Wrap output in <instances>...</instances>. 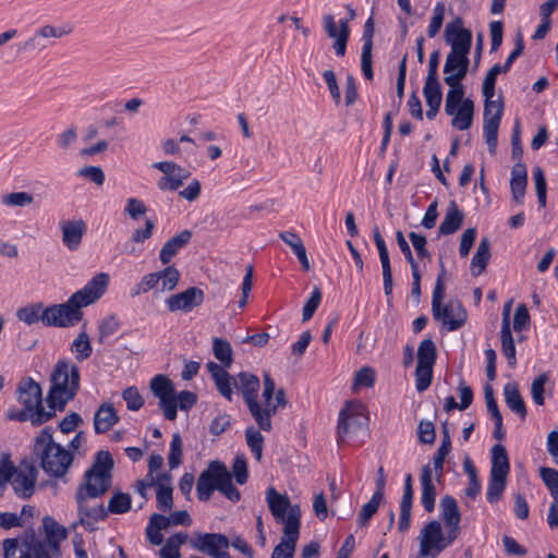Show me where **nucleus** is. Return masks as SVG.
<instances>
[{
    "instance_id": "obj_1",
    "label": "nucleus",
    "mask_w": 558,
    "mask_h": 558,
    "mask_svg": "<svg viewBox=\"0 0 558 558\" xmlns=\"http://www.w3.org/2000/svg\"><path fill=\"white\" fill-rule=\"evenodd\" d=\"M80 379L76 364L65 360L58 361L51 374V386L47 397L49 410L25 408L10 412L8 417L19 422L29 421L33 425L46 423L54 415L56 410L62 411L65 404L74 399L80 389Z\"/></svg>"
},
{
    "instance_id": "obj_2",
    "label": "nucleus",
    "mask_w": 558,
    "mask_h": 558,
    "mask_svg": "<svg viewBox=\"0 0 558 558\" xmlns=\"http://www.w3.org/2000/svg\"><path fill=\"white\" fill-rule=\"evenodd\" d=\"M108 284L109 275L99 272L81 290L73 293L65 303L46 306V326H74L83 318L82 308L98 301L106 292Z\"/></svg>"
},
{
    "instance_id": "obj_3",
    "label": "nucleus",
    "mask_w": 558,
    "mask_h": 558,
    "mask_svg": "<svg viewBox=\"0 0 558 558\" xmlns=\"http://www.w3.org/2000/svg\"><path fill=\"white\" fill-rule=\"evenodd\" d=\"M216 489L231 501L236 502L241 498L239 489L232 484L231 473L219 460L209 462L196 484L197 497L202 501H207Z\"/></svg>"
},
{
    "instance_id": "obj_4",
    "label": "nucleus",
    "mask_w": 558,
    "mask_h": 558,
    "mask_svg": "<svg viewBox=\"0 0 558 558\" xmlns=\"http://www.w3.org/2000/svg\"><path fill=\"white\" fill-rule=\"evenodd\" d=\"M150 390L159 400V408L166 420L174 421L178 408L189 411L197 401L194 392L183 390L175 393L173 383L163 375H156L150 380Z\"/></svg>"
},
{
    "instance_id": "obj_5",
    "label": "nucleus",
    "mask_w": 558,
    "mask_h": 558,
    "mask_svg": "<svg viewBox=\"0 0 558 558\" xmlns=\"http://www.w3.org/2000/svg\"><path fill=\"white\" fill-rule=\"evenodd\" d=\"M34 451L39 456L44 471L54 477L63 476L73 461L72 453L54 442L48 430L37 437Z\"/></svg>"
},
{
    "instance_id": "obj_6",
    "label": "nucleus",
    "mask_w": 558,
    "mask_h": 558,
    "mask_svg": "<svg viewBox=\"0 0 558 558\" xmlns=\"http://www.w3.org/2000/svg\"><path fill=\"white\" fill-rule=\"evenodd\" d=\"M234 386L241 391L247 408L258 427L265 432L271 430V416L276 414V408L270 407L268 409H262V405L258 403V377L253 374L242 372L238 375L236 379H234Z\"/></svg>"
},
{
    "instance_id": "obj_7",
    "label": "nucleus",
    "mask_w": 558,
    "mask_h": 558,
    "mask_svg": "<svg viewBox=\"0 0 558 558\" xmlns=\"http://www.w3.org/2000/svg\"><path fill=\"white\" fill-rule=\"evenodd\" d=\"M113 460L108 451H99L96 462L86 471L84 483L80 485L77 492L88 495L89 498L102 496L111 486V471Z\"/></svg>"
},
{
    "instance_id": "obj_8",
    "label": "nucleus",
    "mask_w": 558,
    "mask_h": 558,
    "mask_svg": "<svg viewBox=\"0 0 558 558\" xmlns=\"http://www.w3.org/2000/svg\"><path fill=\"white\" fill-rule=\"evenodd\" d=\"M457 537L456 531H449L448 535H445L440 522L430 521L422 529L418 536L420 556L436 558Z\"/></svg>"
},
{
    "instance_id": "obj_9",
    "label": "nucleus",
    "mask_w": 558,
    "mask_h": 558,
    "mask_svg": "<svg viewBox=\"0 0 558 558\" xmlns=\"http://www.w3.org/2000/svg\"><path fill=\"white\" fill-rule=\"evenodd\" d=\"M72 32L73 26L70 23H63L59 26L44 24L24 41L22 49L40 53L54 45L53 39H61Z\"/></svg>"
},
{
    "instance_id": "obj_10",
    "label": "nucleus",
    "mask_w": 558,
    "mask_h": 558,
    "mask_svg": "<svg viewBox=\"0 0 558 558\" xmlns=\"http://www.w3.org/2000/svg\"><path fill=\"white\" fill-rule=\"evenodd\" d=\"M266 501L274 519L283 523L287 527L292 514L296 519V533H300L301 509L299 505H291L287 495L279 494L274 487H269L266 492Z\"/></svg>"
},
{
    "instance_id": "obj_11",
    "label": "nucleus",
    "mask_w": 558,
    "mask_h": 558,
    "mask_svg": "<svg viewBox=\"0 0 558 558\" xmlns=\"http://www.w3.org/2000/svg\"><path fill=\"white\" fill-rule=\"evenodd\" d=\"M445 41L454 52L470 53L472 46V33L463 27V20L457 16L445 28Z\"/></svg>"
},
{
    "instance_id": "obj_12",
    "label": "nucleus",
    "mask_w": 558,
    "mask_h": 558,
    "mask_svg": "<svg viewBox=\"0 0 558 558\" xmlns=\"http://www.w3.org/2000/svg\"><path fill=\"white\" fill-rule=\"evenodd\" d=\"M363 409L360 403H348L339 413L337 434L339 441L363 426Z\"/></svg>"
},
{
    "instance_id": "obj_13",
    "label": "nucleus",
    "mask_w": 558,
    "mask_h": 558,
    "mask_svg": "<svg viewBox=\"0 0 558 558\" xmlns=\"http://www.w3.org/2000/svg\"><path fill=\"white\" fill-rule=\"evenodd\" d=\"M205 294L202 289L190 287L186 290L171 294L166 300V305L169 312H192L194 308L201 306L204 302Z\"/></svg>"
},
{
    "instance_id": "obj_14",
    "label": "nucleus",
    "mask_w": 558,
    "mask_h": 558,
    "mask_svg": "<svg viewBox=\"0 0 558 558\" xmlns=\"http://www.w3.org/2000/svg\"><path fill=\"white\" fill-rule=\"evenodd\" d=\"M191 546L210 557L218 558L230 546L227 536L220 533H197L190 539Z\"/></svg>"
},
{
    "instance_id": "obj_15",
    "label": "nucleus",
    "mask_w": 558,
    "mask_h": 558,
    "mask_svg": "<svg viewBox=\"0 0 558 558\" xmlns=\"http://www.w3.org/2000/svg\"><path fill=\"white\" fill-rule=\"evenodd\" d=\"M323 28L329 38L333 39V49L338 57H343L347 50V44L350 36L348 20H341L337 27L335 17L331 14L323 16Z\"/></svg>"
},
{
    "instance_id": "obj_16",
    "label": "nucleus",
    "mask_w": 558,
    "mask_h": 558,
    "mask_svg": "<svg viewBox=\"0 0 558 558\" xmlns=\"http://www.w3.org/2000/svg\"><path fill=\"white\" fill-rule=\"evenodd\" d=\"M37 481V471L34 466L14 468L11 465L10 484L16 495L22 498H28L34 494Z\"/></svg>"
},
{
    "instance_id": "obj_17",
    "label": "nucleus",
    "mask_w": 558,
    "mask_h": 558,
    "mask_svg": "<svg viewBox=\"0 0 558 558\" xmlns=\"http://www.w3.org/2000/svg\"><path fill=\"white\" fill-rule=\"evenodd\" d=\"M433 316L441 322L448 331L458 330L466 320V312L458 301H449L446 305H440L438 313H433Z\"/></svg>"
},
{
    "instance_id": "obj_18",
    "label": "nucleus",
    "mask_w": 558,
    "mask_h": 558,
    "mask_svg": "<svg viewBox=\"0 0 558 558\" xmlns=\"http://www.w3.org/2000/svg\"><path fill=\"white\" fill-rule=\"evenodd\" d=\"M469 65V53L450 51L444 64V82L452 85L461 82L468 73Z\"/></svg>"
},
{
    "instance_id": "obj_19",
    "label": "nucleus",
    "mask_w": 558,
    "mask_h": 558,
    "mask_svg": "<svg viewBox=\"0 0 558 558\" xmlns=\"http://www.w3.org/2000/svg\"><path fill=\"white\" fill-rule=\"evenodd\" d=\"M62 233V243L69 251H76L86 233V222L78 219L63 220L59 225Z\"/></svg>"
},
{
    "instance_id": "obj_20",
    "label": "nucleus",
    "mask_w": 558,
    "mask_h": 558,
    "mask_svg": "<svg viewBox=\"0 0 558 558\" xmlns=\"http://www.w3.org/2000/svg\"><path fill=\"white\" fill-rule=\"evenodd\" d=\"M88 498V495H83L82 492H76L75 499L80 514L78 524L92 529L94 522L104 520L107 517V510L101 504L89 507L87 505ZM76 525L77 523L73 524L74 527Z\"/></svg>"
},
{
    "instance_id": "obj_21",
    "label": "nucleus",
    "mask_w": 558,
    "mask_h": 558,
    "mask_svg": "<svg viewBox=\"0 0 558 558\" xmlns=\"http://www.w3.org/2000/svg\"><path fill=\"white\" fill-rule=\"evenodd\" d=\"M373 235L381 264L384 293L386 296H390L392 293L393 281L388 248L386 246L384 238L381 236L376 226L373 228Z\"/></svg>"
},
{
    "instance_id": "obj_22",
    "label": "nucleus",
    "mask_w": 558,
    "mask_h": 558,
    "mask_svg": "<svg viewBox=\"0 0 558 558\" xmlns=\"http://www.w3.org/2000/svg\"><path fill=\"white\" fill-rule=\"evenodd\" d=\"M295 521L296 519L292 517L288 526L283 527V536L280 543L274 548L271 558H293L299 538Z\"/></svg>"
},
{
    "instance_id": "obj_23",
    "label": "nucleus",
    "mask_w": 558,
    "mask_h": 558,
    "mask_svg": "<svg viewBox=\"0 0 558 558\" xmlns=\"http://www.w3.org/2000/svg\"><path fill=\"white\" fill-rule=\"evenodd\" d=\"M19 401L25 408L44 409L41 404V388L33 379L22 381L17 388Z\"/></svg>"
},
{
    "instance_id": "obj_24",
    "label": "nucleus",
    "mask_w": 558,
    "mask_h": 558,
    "mask_svg": "<svg viewBox=\"0 0 558 558\" xmlns=\"http://www.w3.org/2000/svg\"><path fill=\"white\" fill-rule=\"evenodd\" d=\"M413 505V484L411 474H407L404 478L403 495L400 501V518L398 530L405 532L411 524V509Z\"/></svg>"
},
{
    "instance_id": "obj_25",
    "label": "nucleus",
    "mask_w": 558,
    "mask_h": 558,
    "mask_svg": "<svg viewBox=\"0 0 558 558\" xmlns=\"http://www.w3.org/2000/svg\"><path fill=\"white\" fill-rule=\"evenodd\" d=\"M192 239L190 230H183L179 234L170 238L161 247L159 252V259L163 265H167L183 248Z\"/></svg>"
},
{
    "instance_id": "obj_26",
    "label": "nucleus",
    "mask_w": 558,
    "mask_h": 558,
    "mask_svg": "<svg viewBox=\"0 0 558 558\" xmlns=\"http://www.w3.org/2000/svg\"><path fill=\"white\" fill-rule=\"evenodd\" d=\"M492 468L489 475L507 478L510 472V462L506 448L497 444L492 447Z\"/></svg>"
},
{
    "instance_id": "obj_27",
    "label": "nucleus",
    "mask_w": 558,
    "mask_h": 558,
    "mask_svg": "<svg viewBox=\"0 0 558 558\" xmlns=\"http://www.w3.org/2000/svg\"><path fill=\"white\" fill-rule=\"evenodd\" d=\"M422 496L421 502L427 512H432L435 507L436 488L432 478L429 465H424L421 472Z\"/></svg>"
},
{
    "instance_id": "obj_28",
    "label": "nucleus",
    "mask_w": 558,
    "mask_h": 558,
    "mask_svg": "<svg viewBox=\"0 0 558 558\" xmlns=\"http://www.w3.org/2000/svg\"><path fill=\"white\" fill-rule=\"evenodd\" d=\"M463 213L454 202H451L446 210L445 217L439 226V234H452L461 228Z\"/></svg>"
},
{
    "instance_id": "obj_29",
    "label": "nucleus",
    "mask_w": 558,
    "mask_h": 558,
    "mask_svg": "<svg viewBox=\"0 0 558 558\" xmlns=\"http://www.w3.org/2000/svg\"><path fill=\"white\" fill-rule=\"evenodd\" d=\"M118 420L119 417L112 404H101L94 416L95 432L99 434L109 430L118 422Z\"/></svg>"
},
{
    "instance_id": "obj_30",
    "label": "nucleus",
    "mask_w": 558,
    "mask_h": 558,
    "mask_svg": "<svg viewBox=\"0 0 558 558\" xmlns=\"http://www.w3.org/2000/svg\"><path fill=\"white\" fill-rule=\"evenodd\" d=\"M43 529L47 538V543L52 546L53 550H58L59 543L68 537L66 529L49 515L44 517Z\"/></svg>"
},
{
    "instance_id": "obj_31",
    "label": "nucleus",
    "mask_w": 558,
    "mask_h": 558,
    "mask_svg": "<svg viewBox=\"0 0 558 558\" xmlns=\"http://www.w3.org/2000/svg\"><path fill=\"white\" fill-rule=\"evenodd\" d=\"M490 259V242L487 238H482L475 254L471 262V274L474 277L480 276L484 272L488 262Z\"/></svg>"
},
{
    "instance_id": "obj_32",
    "label": "nucleus",
    "mask_w": 558,
    "mask_h": 558,
    "mask_svg": "<svg viewBox=\"0 0 558 558\" xmlns=\"http://www.w3.org/2000/svg\"><path fill=\"white\" fill-rule=\"evenodd\" d=\"M16 317L26 325L41 322L46 326V306L40 302L25 305L16 311Z\"/></svg>"
},
{
    "instance_id": "obj_33",
    "label": "nucleus",
    "mask_w": 558,
    "mask_h": 558,
    "mask_svg": "<svg viewBox=\"0 0 558 558\" xmlns=\"http://www.w3.org/2000/svg\"><path fill=\"white\" fill-rule=\"evenodd\" d=\"M500 339L502 353L507 357L508 364L513 367L517 363L515 345L511 333L510 320L507 314L501 320Z\"/></svg>"
},
{
    "instance_id": "obj_34",
    "label": "nucleus",
    "mask_w": 558,
    "mask_h": 558,
    "mask_svg": "<svg viewBox=\"0 0 558 558\" xmlns=\"http://www.w3.org/2000/svg\"><path fill=\"white\" fill-rule=\"evenodd\" d=\"M473 114L474 102L470 98H466L462 106L457 108L453 114L449 116L452 117L451 124L453 128L460 131H465L472 125Z\"/></svg>"
},
{
    "instance_id": "obj_35",
    "label": "nucleus",
    "mask_w": 558,
    "mask_h": 558,
    "mask_svg": "<svg viewBox=\"0 0 558 558\" xmlns=\"http://www.w3.org/2000/svg\"><path fill=\"white\" fill-rule=\"evenodd\" d=\"M505 401L507 407L518 414L521 420L526 417L525 403L520 395V391L515 384H507L504 388Z\"/></svg>"
},
{
    "instance_id": "obj_36",
    "label": "nucleus",
    "mask_w": 558,
    "mask_h": 558,
    "mask_svg": "<svg viewBox=\"0 0 558 558\" xmlns=\"http://www.w3.org/2000/svg\"><path fill=\"white\" fill-rule=\"evenodd\" d=\"M441 509L446 526L449 527L450 531H456V535L458 536L460 511L454 498L450 496H445L441 499Z\"/></svg>"
},
{
    "instance_id": "obj_37",
    "label": "nucleus",
    "mask_w": 558,
    "mask_h": 558,
    "mask_svg": "<svg viewBox=\"0 0 558 558\" xmlns=\"http://www.w3.org/2000/svg\"><path fill=\"white\" fill-rule=\"evenodd\" d=\"M450 88L446 95L445 112L447 114H453L456 109L462 106L466 98H464V87L461 82L457 84H447Z\"/></svg>"
},
{
    "instance_id": "obj_38",
    "label": "nucleus",
    "mask_w": 558,
    "mask_h": 558,
    "mask_svg": "<svg viewBox=\"0 0 558 558\" xmlns=\"http://www.w3.org/2000/svg\"><path fill=\"white\" fill-rule=\"evenodd\" d=\"M71 352L74 354L77 362H83L92 355L93 348L89 336L85 331H81L75 337L71 344Z\"/></svg>"
},
{
    "instance_id": "obj_39",
    "label": "nucleus",
    "mask_w": 558,
    "mask_h": 558,
    "mask_svg": "<svg viewBox=\"0 0 558 558\" xmlns=\"http://www.w3.org/2000/svg\"><path fill=\"white\" fill-rule=\"evenodd\" d=\"M190 175L191 172L181 167L173 173L163 175L158 182V187L161 191H177Z\"/></svg>"
},
{
    "instance_id": "obj_40",
    "label": "nucleus",
    "mask_w": 558,
    "mask_h": 558,
    "mask_svg": "<svg viewBox=\"0 0 558 558\" xmlns=\"http://www.w3.org/2000/svg\"><path fill=\"white\" fill-rule=\"evenodd\" d=\"M132 499L126 493L114 492L108 501L107 514H123L131 509Z\"/></svg>"
},
{
    "instance_id": "obj_41",
    "label": "nucleus",
    "mask_w": 558,
    "mask_h": 558,
    "mask_svg": "<svg viewBox=\"0 0 558 558\" xmlns=\"http://www.w3.org/2000/svg\"><path fill=\"white\" fill-rule=\"evenodd\" d=\"M436 354L434 341L432 339L423 340L417 349V365L434 366Z\"/></svg>"
},
{
    "instance_id": "obj_42",
    "label": "nucleus",
    "mask_w": 558,
    "mask_h": 558,
    "mask_svg": "<svg viewBox=\"0 0 558 558\" xmlns=\"http://www.w3.org/2000/svg\"><path fill=\"white\" fill-rule=\"evenodd\" d=\"M213 352L215 357L226 367L230 366L232 359V349L228 341L215 338L213 341Z\"/></svg>"
},
{
    "instance_id": "obj_43",
    "label": "nucleus",
    "mask_w": 558,
    "mask_h": 558,
    "mask_svg": "<svg viewBox=\"0 0 558 558\" xmlns=\"http://www.w3.org/2000/svg\"><path fill=\"white\" fill-rule=\"evenodd\" d=\"M121 324L118 319V317L113 314L102 318L99 324H98V342L99 343H104L105 340L112 336L113 333H116L119 328H120Z\"/></svg>"
},
{
    "instance_id": "obj_44",
    "label": "nucleus",
    "mask_w": 558,
    "mask_h": 558,
    "mask_svg": "<svg viewBox=\"0 0 558 558\" xmlns=\"http://www.w3.org/2000/svg\"><path fill=\"white\" fill-rule=\"evenodd\" d=\"M34 203V196L27 192H12L1 196V204L7 207H26Z\"/></svg>"
},
{
    "instance_id": "obj_45",
    "label": "nucleus",
    "mask_w": 558,
    "mask_h": 558,
    "mask_svg": "<svg viewBox=\"0 0 558 558\" xmlns=\"http://www.w3.org/2000/svg\"><path fill=\"white\" fill-rule=\"evenodd\" d=\"M383 497L379 494H373L371 500L366 502L357 514V523L361 526H365L368 524V521L377 512L380 502L383 501Z\"/></svg>"
},
{
    "instance_id": "obj_46",
    "label": "nucleus",
    "mask_w": 558,
    "mask_h": 558,
    "mask_svg": "<svg viewBox=\"0 0 558 558\" xmlns=\"http://www.w3.org/2000/svg\"><path fill=\"white\" fill-rule=\"evenodd\" d=\"M160 278L159 290L161 292L173 290L180 280V272L174 266H168L158 271Z\"/></svg>"
},
{
    "instance_id": "obj_47",
    "label": "nucleus",
    "mask_w": 558,
    "mask_h": 558,
    "mask_svg": "<svg viewBox=\"0 0 558 558\" xmlns=\"http://www.w3.org/2000/svg\"><path fill=\"white\" fill-rule=\"evenodd\" d=\"M507 486V478L490 476L488 481L486 498L489 504L497 502L501 497Z\"/></svg>"
},
{
    "instance_id": "obj_48",
    "label": "nucleus",
    "mask_w": 558,
    "mask_h": 558,
    "mask_svg": "<svg viewBox=\"0 0 558 558\" xmlns=\"http://www.w3.org/2000/svg\"><path fill=\"white\" fill-rule=\"evenodd\" d=\"M451 450V439L448 429L445 427L442 430V438L439 448L433 459L434 469L438 472H442L444 462L446 457L449 454Z\"/></svg>"
},
{
    "instance_id": "obj_49",
    "label": "nucleus",
    "mask_w": 558,
    "mask_h": 558,
    "mask_svg": "<svg viewBox=\"0 0 558 558\" xmlns=\"http://www.w3.org/2000/svg\"><path fill=\"white\" fill-rule=\"evenodd\" d=\"M245 437L247 446L251 451L254 453V457L257 461H260L263 456V444L264 437L259 430H257L254 426L248 427L245 430Z\"/></svg>"
},
{
    "instance_id": "obj_50",
    "label": "nucleus",
    "mask_w": 558,
    "mask_h": 558,
    "mask_svg": "<svg viewBox=\"0 0 558 558\" xmlns=\"http://www.w3.org/2000/svg\"><path fill=\"white\" fill-rule=\"evenodd\" d=\"M539 475L546 487L548 488L553 501L558 502V471L553 468H541Z\"/></svg>"
},
{
    "instance_id": "obj_51",
    "label": "nucleus",
    "mask_w": 558,
    "mask_h": 558,
    "mask_svg": "<svg viewBox=\"0 0 558 558\" xmlns=\"http://www.w3.org/2000/svg\"><path fill=\"white\" fill-rule=\"evenodd\" d=\"M501 72H504V69L500 64L497 63L493 65L486 73L482 86V93L485 98H493L495 96L496 80L498 74Z\"/></svg>"
},
{
    "instance_id": "obj_52",
    "label": "nucleus",
    "mask_w": 558,
    "mask_h": 558,
    "mask_svg": "<svg viewBox=\"0 0 558 558\" xmlns=\"http://www.w3.org/2000/svg\"><path fill=\"white\" fill-rule=\"evenodd\" d=\"M504 113V102L501 99L493 100V98H485L484 101V121L500 122Z\"/></svg>"
},
{
    "instance_id": "obj_53",
    "label": "nucleus",
    "mask_w": 558,
    "mask_h": 558,
    "mask_svg": "<svg viewBox=\"0 0 558 558\" xmlns=\"http://www.w3.org/2000/svg\"><path fill=\"white\" fill-rule=\"evenodd\" d=\"M423 94L427 106H439L441 105L442 94L439 82L425 81L423 87Z\"/></svg>"
},
{
    "instance_id": "obj_54",
    "label": "nucleus",
    "mask_w": 558,
    "mask_h": 558,
    "mask_svg": "<svg viewBox=\"0 0 558 558\" xmlns=\"http://www.w3.org/2000/svg\"><path fill=\"white\" fill-rule=\"evenodd\" d=\"M499 125L500 122L493 120L483 123V133L490 154L496 151Z\"/></svg>"
},
{
    "instance_id": "obj_55",
    "label": "nucleus",
    "mask_w": 558,
    "mask_h": 558,
    "mask_svg": "<svg viewBox=\"0 0 558 558\" xmlns=\"http://www.w3.org/2000/svg\"><path fill=\"white\" fill-rule=\"evenodd\" d=\"M446 275L445 266L441 263V270L437 276L435 288L432 296V312L438 313V307L442 305V300L445 298V284L444 277Z\"/></svg>"
},
{
    "instance_id": "obj_56",
    "label": "nucleus",
    "mask_w": 558,
    "mask_h": 558,
    "mask_svg": "<svg viewBox=\"0 0 558 558\" xmlns=\"http://www.w3.org/2000/svg\"><path fill=\"white\" fill-rule=\"evenodd\" d=\"M182 439L179 434H173L170 450L168 454V464L170 469H177L182 462Z\"/></svg>"
},
{
    "instance_id": "obj_57",
    "label": "nucleus",
    "mask_w": 558,
    "mask_h": 558,
    "mask_svg": "<svg viewBox=\"0 0 558 558\" xmlns=\"http://www.w3.org/2000/svg\"><path fill=\"white\" fill-rule=\"evenodd\" d=\"M160 276L158 271L145 275L141 281L136 284L135 290L132 292V296H136L143 293H147L153 289H158L160 283Z\"/></svg>"
},
{
    "instance_id": "obj_58",
    "label": "nucleus",
    "mask_w": 558,
    "mask_h": 558,
    "mask_svg": "<svg viewBox=\"0 0 558 558\" xmlns=\"http://www.w3.org/2000/svg\"><path fill=\"white\" fill-rule=\"evenodd\" d=\"M433 379V366L416 365L415 387L418 392L425 391Z\"/></svg>"
},
{
    "instance_id": "obj_59",
    "label": "nucleus",
    "mask_w": 558,
    "mask_h": 558,
    "mask_svg": "<svg viewBox=\"0 0 558 558\" xmlns=\"http://www.w3.org/2000/svg\"><path fill=\"white\" fill-rule=\"evenodd\" d=\"M26 548L33 554L34 558H51L50 551L52 546L47 542H41L35 536H32L28 542L25 543Z\"/></svg>"
},
{
    "instance_id": "obj_60",
    "label": "nucleus",
    "mask_w": 558,
    "mask_h": 558,
    "mask_svg": "<svg viewBox=\"0 0 558 558\" xmlns=\"http://www.w3.org/2000/svg\"><path fill=\"white\" fill-rule=\"evenodd\" d=\"M322 301V292L318 287H315L312 291L311 296L306 301L303 311H302V319L303 322L310 320L316 310L319 306V303Z\"/></svg>"
},
{
    "instance_id": "obj_61",
    "label": "nucleus",
    "mask_w": 558,
    "mask_h": 558,
    "mask_svg": "<svg viewBox=\"0 0 558 558\" xmlns=\"http://www.w3.org/2000/svg\"><path fill=\"white\" fill-rule=\"evenodd\" d=\"M533 179H534V183H535V190H536L538 204L541 205V207H545L546 206V189H547L546 187V179H545L544 171L539 167H536L533 170Z\"/></svg>"
},
{
    "instance_id": "obj_62",
    "label": "nucleus",
    "mask_w": 558,
    "mask_h": 558,
    "mask_svg": "<svg viewBox=\"0 0 558 558\" xmlns=\"http://www.w3.org/2000/svg\"><path fill=\"white\" fill-rule=\"evenodd\" d=\"M146 205L138 198L130 197L126 199L124 213L132 219L138 220L147 213Z\"/></svg>"
},
{
    "instance_id": "obj_63",
    "label": "nucleus",
    "mask_w": 558,
    "mask_h": 558,
    "mask_svg": "<svg viewBox=\"0 0 558 558\" xmlns=\"http://www.w3.org/2000/svg\"><path fill=\"white\" fill-rule=\"evenodd\" d=\"M375 371L369 366L362 367L354 377V388L366 387L372 388L375 384Z\"/></svg>"
},
{
    "instance_id": "obj_64",
    "label": "nucleus",
    "mask_w": 558,
    "mask_h": 558,
    "mask_svg": "<svg viewBox=\"0 0 558 558\" xmlns=\"http://www.w3.org/2000/svg\"><path fill=\"white\" fill-rule=\"evenodd\" d=\"M122 397L126 402V408L131 411H137L144 404V400L135 387H128L124 389Z\"/></svg>"
}]
</instances>
